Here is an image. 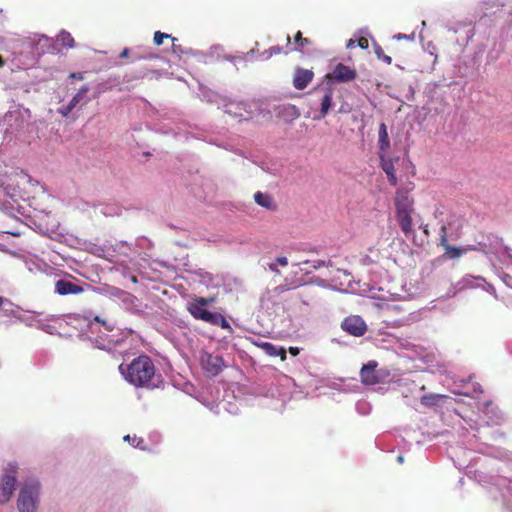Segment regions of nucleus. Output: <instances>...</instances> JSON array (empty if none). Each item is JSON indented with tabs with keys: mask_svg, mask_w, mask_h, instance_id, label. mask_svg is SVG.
I'll list each match as a JSON object with an SVG mask.
<instances>
[{
	"mask_svg": "<svg viewBox=\"0 0 512 512\" xmlns=\"http://www.w3.org/2000/svg\"><path fill=\"white\" fill-rule=\"evenodd\" d=\"M119 372L129 384L136 388L153 390L163 385L161 375L156 373V367L147 355H140L127 365H119Z\"/></svg>",
	"mask_w": 512,
	"mask_h": 512,
	"instance_id": "1",
	"label": "nucleus"
},
{
	"mask_svg": "<svg viewBox=\"0 0 512 512\" xmlns=\"http://www.w3.org/2000/svg\"><path fill=\"white\" fill-rule=\"evenodd\" d=\"M41 484L36 478L26 479L20 486L17 499L19 512H36L40 502Z\"/></svg>",
	"mask_w": 512,
	"mask_h": 512,
	"instance_id": "2",
	"label": "nucleus"
},
{
	"mask_svg": "<svg viewBox=\"0 0 512 512\" xmlns=\"http://www.w3.org/2000/svg\"><path fill=\"white\" fill-rule=\"evenodd\" d=\"M213 302V298H196L189 304L188 311L198 320H202L212 325H221V327H229L226 319L219 313H213L206 309V306Z\"/></svg>",
	"mask_w": 512,
	"mask_h": 512,
	"instance_id": "3",
	"label": "nucleus"
},
{
	"mask_svg": "<svg viewBox=\"0 0 512 512\" xmlns=\"http://www.w3.org/2000/svg\"><path fill=\"white\" fill-rule=\"evenodd\" d=\"M378 363L370 360L364 364L360 370L361 383L365 386L383 384L390 377V371L387 369H378Z\"/></svg>",
	"mask_w": 512,
	"mask_h": 512,
	"instance_id": "4",
	"label": "nucleus"
},
{
	"mask_svg": "<svg viewBox=\"0 0 512 512\" xmlns=\"http://www.w3.org/2000/svg\"><path fill=\"white\" fill-rule=\"evenodd\" d=\"M17 469L16 463H8L4 468L1 482H0V503H7L16 488L17 484Z\"/></svg>",
	"mask_w": 512,
	"mask_h": 512,
	"instance_id": "5",
	"label": "nucleus"
},
{
	"mask_svg": "<svg viewBox=\"0 0 512 512\" xmlns=\"http://www.w3.org/2000/svg\"><path fill=\"white\" fill-rule=\"evenodd\" d=\"M341 328L355 337L363 336L367 331L366 323L357 315L346 317L341 323Z\"/></svg>",
	"mask_w": 512,
	"mask_h": 512,
	"instance_id": "6",
	"label": "nucleus"
},
{
	"mask_svg": "<svg viewBox=\"0 0 512 512\" xmlns=\"http://www.w3.org/2000/svg\"><path fill=\"white\" fill-rule=\"evenodd\" d=\"M356 77V70L343 63H338L333 71L327 75V78L338 83H347L355 80Z\"/></svg>",
	"mask_w": 512,
	"mask_h": 512,
	"instance_id": "7",
	"label": "nucleus"
},
{
	"mask_svg": "<svg viewBox=\"0 0 512 512\" xmlns=\"http://www.w3.org/2000/svg\"><path fill=\"white\" fill-rule=\"evenodd\" d=\"M200 363L202 368L212 376L220 374L224 366L222 357L207 352L201 354Z\"/></svg>",
	"mask_w": 512,
	"mask_h": 512,
	"instance_id": "8",
	"label": "nucleus"
},
{
	"mask_svg": "<svg viewBox=\"0 0 512 512\" xmlns=\"http://www.w3.org/2000/svg\"><path fill=\"white\" fill-rule=\"evenodd\" d=\"M314 94L317 95L320 102V115L315 117V119H322L331 109L333 89L331 87L316 88L314 89Z\"/></svg>",
	"mask_w": 512,
	"mask_h": 512,
	"instance_id": "9",
	"label": "nucleus"
},
{
	"mask_svg": "<svg viewBox=\"0 0 512 512\" xmlns=\"http://www.w3.org/2000/svg\"><path fill=\"white\" fill-rule=\"evenodd\" d=\"M439 245L444 248L443 258L445 259H457L460 258L465 252L464 249L451 246L448 243L447 227L443 225L439 232Z\"/></svg>",
	"mask_w": 512,
	"mask_h": 512,
	"instance_id": "10",
	"label": "nucleus"
},
{
	"mask_svg": "<svg viewBox=\"0 0 512 512\" xmlns=\"http://www.w3.org/2000/svg\"><path fill=\"white\" fill-rule=\"evenodd\" d=\"M413 189L400 187L397 189L395 194V208L396 212L405 210H414V199L410 195V191Z\"/></svg>",
	"mask_w": 512,
	"mask_h": 512,
	"instance_id": "11",
	"label": "nucleus"
},
{
	"mask_svg": "<svg viewBox=\"0 0 512 512\" xmlns=\"http://www.w3.org/2000/svg\"><path fill=\"white\" fill-rule=\"evenodd\" d=\"M27 44L32 48L35 47L38 55H43L54 50L53 39L46 35L28 38Z\"/></svg>",
	"mask_w": 512,
	"mask_h": 512,
	"instance_id": "12",
	"label": "nucleus"
},
{
	"mask_svg": "<svg viewBox=\"0 0 512 512\" xmlns=\"http://www.w3.org/2000/svg\"><path fill=\"white\" fill-rule=\"evenodd\" d=\"M380 166L383 169V171L386 173L388 182L392 186H396L398 184V178L395 174V167L394 162L399 161V157L391 158L388 153L387 154H380Z\"/></svg>",
	"mask_w": 512,
	"mask_h": 512,
	"instance_id": "13",
	"label": "nucleus"
},
{
	"mask_svg": "<svg viewBox=\"0 0 512 512\" xmlns=\"http://www.w3.org/2000/svg\"><path fill=\"white\" fill-rule=\"evenodd\" d=\"M313 78L312 70L296 67L293 74V86L298 90H303L312 82Z\"/></svg>",
	"mask_w": 512,
	"mask_h": 512,
	"instance_id": "14",
	"label": "nucleus"
},
{
	"mask_svg": "<svg viewBox=\"0 0 512 512\" xmlns=\"http://www.w3.org/2000/svg\"><path fill=\"white\" fill-rule=\"evenodd\" d=\"M453 399L443 394H426L421 397V404L426 407H442L451 405Z\"/></svg>",
	"mask_w": 512,
	"mask_h": 512,
	"instance_id": "15",
	"label": "nucleus"
},
{
	"mask_svg": "<svg viewBox=\"0 0 512 512\" xmlns=\"http://www.w3.org/2000/svg\"><path fill=\"white\" fill-rule=\"evenodd\" d=\"M414 210H405L396 212V219L399 224L401 231L406 237H410L413 234V221L412 214Z\"/></svg>",
	"mask_w": 512,
	"mask_h": 512,
	"instance_id": "16",
	"label": "nucleus"
},
{
	"mask_svg": "<svg viewBox=\"0 0 512 512\" xmlns=\"http://www.w3.org/2000/svg\"><path fill=\"white\" fill-rule=\"evenodd\" d=\"M55 290L60 295L80 294L84 291L81 286L63 279L56 282Z\"/></svg>",
	"mask_w": 512,
	"mask_h": 512,
	"instance_id": "17",
	"label": "nucleus"
},
{
	"mask_svg": "<svg viewBox=\"0 0 512 512\" xmlns=\"http://www.w3.org/2000/svg\"><path fill=\"white\" fill-rule=\"evenodd\" d=\"M378 144H379V155L389 153L391 145H390L389 135H388V131H387V126L385 123H381L379 125Z\"/></svg>",
	"mask_w": 512,
	"mask_h": 512,
	"instance_id": "18",
	"label": "nucleus"
},
{
	"mask_svg": "<svg viewBox=\"0 0 512 512\" xmlns=\"http://www.w3.org/2000/svg\"><path fill=\"white\" fill-rule=\"evenodd\" d=\"M254 200L259 206L268 210H275L277 207L273 197L267 193L256 192L254 194Z\"/></svg>",
	"mask_w": 512,
	"mask_h": 512,
	"instance_id": "19",
	"label": "nucleus"
},
{
	"mask_svg": "<svg viewBox=\"0 0 512 512\" xmlns=\"http://www.w3.org/2000/svg\"><path fill=\"white\" fill-rule=\"evenodd\" d=\"M57 40L61 43L62 46L67 48H73L75 46V41L72 35L66 31L61 30L57 36Z\"/></svg>",
	"mask_w": 512,
	"mask_h": 512,
	"instance_id": "20",
	"label": "nucleus"
},
{
	"mask_svg": "<svg viewBox=\"0 0 512 512\" xmlns=\"http://www.w3.org/2000/svg\"><path fill=\"white\" fill-rule=\"evenodd\" d=\"M90 88L88 85H83L79 91L74 95V97L71 99L72 106H77L80 102L84 101L85 103L88 102V99H86V95L89 92Z\"/></svg>",
	"mask_w": 512,
	"mask_h": 512,
	"instance_id": "21",
	"label": "nucleus"
},
{
	"mask_svg": "<svg viewBox=\"0 0 512 512\" xmlns=\"http://www.w3.org/2000/svg\"><path fill=\"white\" fill-rule=\"evenodd\" d=\"M295 50L303 52L304 48L311 45L310 39L303 37L301 31H298L294 36Z\"/></svg>",
	"mask_w": 512,
	"mask_h": 512,
	"instance_id": "22",
	"label": "nucleus"
},
{
	"mask_svg": "<svg viewBox=\"0 0 512 512\" xmlns=\"http://www.w3.org/2000/svg\"><path fill=\"white\" fill-rule=\"evenodd\" d=\"M125 442H128L132 447L138 448L140 450H147V447L144 445V440L141 437H137L136 435H125L123 437Z\"/></svg>",
	"mask_w": 512,
	"mask_h": 512,
	"instance_id": "23",
	"label": "nucleus"
},
{
	"mask_svg": "<svg viewBox=\"0 0 512 512\" xmlns=\"http://www.w3.org/2000/svg\"><path fill=\"white\" fill-rule=\"evenodd\" d=\"M258 346L261 347L267 355L272 356V357L278 356V352H277L278 346H276L270 342H262V343L258 344Z\"/></svg>",
	"mask_w": 512,
	"mask_h": 512,
	"instance_id": "24",
	"label": "nucleus"
},
{
	"mask_svg": "<svg viewBox=\"0 0 512 512\" xmlns=\"http://www.w3.org/2000/svg\"><path fill=\"white\" fill-rule=\"evenodd\" d=\"M173 36L167 33H163L161 31H156L154 33L153 42L155 45L160 46L163 43L164 39H171Z\"/></svg>",
	"mask_w": 512,
	"mask_h": 512,
	"instance_id": "25",
	"label": "nucleus"
},
{
	"mask_svg": "<svg viewBox=\"0 0 512 512\" xmlns=\"http://www.w3.org/2000/svg\"><path fill=\"white\" fill-rule=\"evenodd\" d=\"M375 53L379 59H382L385 63L391 64L392 58L388 55H385L381 47H377L375 49Z\"/></svg>",
	"mask_w": 512,
	"mask_h": 512,
	"instance_id": "26",
	"label": "nucleus"
},
{
	"mask_svg": "<svg viewBox=\"0 0 512 512\" xmlns=\"http://www.w3.org/2000/svg\"><path fill=\"white\" fill-rule=\"evenodd\" d=\"M94 321L104 326L107 331H112L114 329L113 324L108 323L106 319H102L99 316H96Z\"/></svg>",
	"mask_w": 512,
	"mask_h": 512,
	"instance_id": "27",
	"label": "nucleus"
},
{
	"mask_svg": "<svg viewBox=\"0 0 512 512\" xmlns=\"http://www.w3.org/2000/svg\"><path fill=\"white\" fill-rule=\"evenodd\" d=\"M171 41H172V50H173V53L177 54V55H180L182 53H184V50L182 49L181 45H178L176 42H177V38L175 37H172L171 38Z\"/></svg>",
	"mask_w": 512,
	"mask_h": 512,
	"instance_id": "28",
	"label": "nucleus"
},
{
	"mask_svg": "<svg viewBox=\"0 0 512 512\" xmlns=\"http://www.w3.org/2000/svg\"><path fill=\"white\" fill-rule=\"evenodd\" d=\"M74 108L75 106H72V103L69 102V104L66 107H62L59 109V113L63 116H68Z\"/></svg>",
	"mask_w": 512,
	"mask_h": 512,
	"instance_id": "29",
	"label": "nucleus"
},
{
	"mask_svg": "<svg viewBox=\"0 0 512 512\" xmlns=\"http://www.w3.org/2000/svg\"><path fill=\"white\" fill-rule=\"evenodd\" d=\"M356 42L361 49H367L369 47V41L365 37H360Z\"/></svg>",
	"mask_w": 512,
	"mask_h": 512,
	"instance_id": "30",
	"label": "nucleus"
},
{
	"mask_svg": "<svg viewBox=\"0 0 512 512\" xmlns=\"http://www.w3.org/2000/svg\"><path fill=\"white\" fill-rule=\"evenodd\" d=\"M149 439H150V441H152L153 443L158 444V443H160V441H161V434H160V433H158V432H151V433L149 434Z\"/></svg>",
	"mask_w": 512,
	"mask_h": 512,
	"instance_id": "31",
	"label": "nucleus"
},
{
	"mask_svg": "<svg viewBox=\"0 0 512 512\" xmlns=\"http://www.w3.org/2000/svg\"><path fill=\"white\" fill-rule=\"evenodd\" d=\"M275 263L282 267H286L288 265V259L285 256H279L275 259Z\"/></svg>",
	"mask_w": 512,
	"mask_h": 512,
	"instance_id": "32",
	"label": "nucleus"
},
{
	"mask_svg": "<svg viewBox=\"0 0 512 512\" xmlns=\"http://www.w3.org/2000/svg\"><path fill=\"white\" fill-rule=\"evenodd\" d=\"M267 52L269 53V56L278 55L282 53V48L280 46H272L268 49Z\"/></svg>",
	"mask_w": 512,
	"mask_h": 512,
	"instance_id": "33",
	"label": "nucleus"
},
{
	"mask_svg": "<svg viewBox=\"0 0 512 512\" xmlns=\"http://www.w3.org/2000/svg\"><path fill=\"white\" fill-rule=\"evenodd\" d=\"M278 356L281 358L282 361L286 359V350L283 347H278L277 349Z\"/></svg>",
	"mask_w": 512,
	"mask_h": 512,
	"instance_id": "34",
	"label": "nucleus"
},
{
	"mask_svg": "<svg viewBox=\"0 0 512 512\" xmlns=\"http://www.w3.org/2000/svg\"><path fill=\"white\" fill-rule=\"evenodd\" d=\"M69 78H72V79H77V80H82L83 79V75L79 72H72L69 74Z\"/></svg>",
	"mask_w": 512,
	"mask_h": 512,
	"instance_id": "35",
	"label": "nucleus"
},
{
	"mask_svg": "<svg viewBox=\"0 0 512 512\" xmlns=\"http://www.w3.org/2000/svg\"><path fill=\"white\" fill-rule=\"evenodd\" d=\"M268 268L270 271L276 273V274H280L278 268H277V264L274 262V263H269L268 264Z\"/></svg>",
	"mask_w": 512,
	"mask_h": 512,
	"instance_id": "36",
	"label": "nucleus"
},
{
	"mask_svg": "<svg viewBox=\"0 0 512 512\" xmlns=\"http://www.w3.org/2000/svg\"><path fill=\"white\" fill-rule=\"evenodd\" d=\"M289 352L293 355V356H297L299 354V349L297 347H290L289 348Z\"/></svg>",
	"mask_w": 512,
	"mask_h": 512,
	"instance_id": "37",
	"label": "nucleus"
},
{
	"mask_svg": "<svg viewBox=\"0 0 512 512\" xmlns=\"http://www.w3.org/2000/svg\"><path fill=\"white\" fill-rule=\"evenodd\" d=\"M491 405H492V402H486L485 403L486 408H488ZM484 412L485 413H495V410L494 409H490V410L486 409Z\"/></svg>",
	"mask_w": 512,
	"mask_h": 512,
	"instance_id": "38",
	"label": "nucleus"
},
{
	"mask_svg": "<svg viewBox=\"0 0 512 512\" xmlns=\"http://www.w3.org/2000/svg\"><path fill=\"white\" fill-rule=\"evenodd\" d=\"M394 38H395V39H397V40H400V39H408V36H407V35H405V34H401V33H399V34L395 35V36H394Z\"/></svg>",
	"mask_w": 512,
	"mask_h": 512,
	"instance_id": "39",
	"label": "nucleus"
},
{
	"mask_svg": "<svg viewBox=\"0 0 512 512\" xmlns=\"http://www.w3.org/2000/svg\"><path fill=\"white\" fill-rule=\"evenodd\" d=\"M128 53H129V50H128L127 48H125V49L120 53V57H121V58L127 57V56H128Z\"/></svg>",
	"mask_w": 512,
	"mask_h": 512,
	"instance_id": "40",
	"label": "nucleus"
},
{
	"mask_svg": "<svg viewBox=\"0 0 512 512\" xmlns=\"http://www.w3.org/2000/svg\"><path fill=\"white\" fill-rule=\"evenodd\" d=\"M356 41L353 39H350L347 43V48H352L355 45Z\"/></svg>",
	"mask_w": 512,
	"mask_h": 512,
	"instance_id": "41",
	"label": "nucleus"
},
{
	"mask_svg": "<svg viewBox=\"0 0 512 512\" xmlns=\"http://www.w3.org/2000/svg\"><path fill=\"white\" fill-rule=\"evenodd\" d=\"M423 232H424V234H425L426 236H428V235H429L428 225H425V226L423 227Z\"/></svg>",
	"mask_w": 512,
	"mask_h": 512,
	"instance_id": "42",
	"label": "nucleus"
},
{
	"mask_svg": "<svg viewBox=\"0 0 512 512\" xmlns=\"http://www.w3.org/2000/svg\"><path fill=\"white\" fill-rule=\"evenodd\" d=\"M397 462H398V463H400V464H402V463L404 462V457H403L402 455H399V456L397 457Z\"/></svg>",
	"mask_w": 512,
	"mask_h": 512,
	"instance_id": "43",
	"label": "nucleus"
},
{
	"mask_svg": "<svg viewBox=\"0 0 512 512\" xmlns=\"http://www.w3.org/2000/svg\"><path fill=\"white\" fill-rule=\"evenodd\" d=\"M413 243L417 246H422L423 245V241L418 243L416 240H413Z\"/></svg>",
	"mask_w": 512,
	"mask_h": 512,
	"instance_id": "44",
	"label": "nucleus"
},
{
	"mask_svg": "<svg viewBox=\"0 0 512 512\" xmlns=\"http://www.w3.org/2000/svg\"><path fill=\"white\" fill-rule=\"evenodd\" d=\"M231 108H232V105L228 106V109L226 110V112H227V113H229V114H231V113H232Z\"/></svg>",
	"mask_w": 512,
	"mask_h": 512,
	"instance_id": "45",
	"label": "nucleus"
},
{
	"mask_svg": "<svg viewBox=\"0 0 512 512\" xmlns=\"http://www.w3.org/2000/svg\"><path fill=\"white\" fill-rule=\"evenodd\" d=\"M275 290H276V291H283V290H284V288H283L282 286H279V287H276V289H275Z\"/></svg>",
	"mask_w": 512,
	"mask_h": 512,
	"instance_id": "46",
	"label": "nucleus"
},
{
	"mask_svg": "<svg viewBox=\"0 0 512 512\" xmlns=\"http://www.w3.org/2000/svg\"><path fill=\"white\" fill-rule=\"evenodd\" d=\"M5 299L3 297H0V307L3 305Z\"/></svg>",
	"mask_w": 512,
	"mask_h": 512,
	"instance_id": "47",
	"label": "nucleus"
},
{
	"mask_svg": "<svg viewBox=\"0 0 512 512\" xmlns=\"http://www.w3.org/2000/svg\"><path fill=\"white\" fill-rule=\"evenodd\" d=\"M5 299L3 297H0V307L3 305Z\"/></svg>",
	"mask_w": 512,
	"mask_h": 512,
	"instance_id": "48",
	"label": "nucleus"
},
{
	"mask_svg": "<svg viewBox=\"0 0 512 512\" xmlns=\"http://www.w3.org/2000/svg\"><path fill=\"white\" fill-rule=\"evenodd\" d=\"M4 65V61L2 59V56L0 55V67Z\"/></svg>",
	"mask_w": 512,
	"mask_h": 512,
	"instance_id": "49",
	"label": "nucleus"
},
{
	"mask_svg": "<svg viewBox=\"0 0 512 512\" xmlns=\"http://www.w3.org/2000/svg\"><path fill=\"white\" fill-rule=\"evenodd\" d=\"M286 40H287V44H289V43L291 42V38H290V36H287V39H286Z\"/></svg>",
	"mask_w": 512,
	"mask_h": 512,
	"instance_id": "50",
	"label": "nucleus"
}]
</instances>
